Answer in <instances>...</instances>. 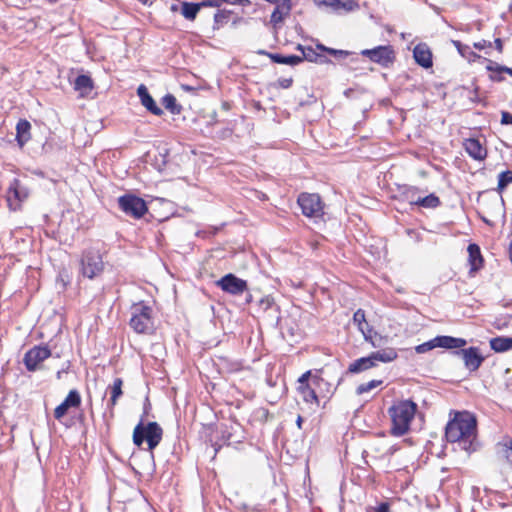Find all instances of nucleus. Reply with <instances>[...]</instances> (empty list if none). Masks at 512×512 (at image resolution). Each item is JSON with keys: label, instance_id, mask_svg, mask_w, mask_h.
<instances>
[{"label": "nucleus", "instance_id": "obj_1", "mask_svg": "<svg viewBox=\"0 0 512 512\" xmlns=\"http://www.w3.org/2000/svg\"><path fill=\"white\" fill-rule=\"evenodd\" d=\"M445 437L450 443H457L458 447L468 454L477 450V420L468 412H455L445 428Z\"/></svg>", "mask_w": 512, "mask_h": 512}, {"label": "nucleus", "instance_id": "obj_2", "mask_svg": "<svg viewBox=\"0 0 512 512\" xmlns=\"http://www.w3.org/2000/svg\"><path fill=\"white\" fill-rule=\"evenodd\" d=\"M416 411L417 404L410 399L401 400L393 404L388 409L392 422L390 433L397 437L405 435L410 429V424Z\"/></svg>", "mask_w": 512, "mask_h": 512}, {"label": "nucleus", "instance_id": "obj_3", "mask_svg": "<svg viewBox=\"0 0 512 512\" xmlns=\"http://www.w3.org/2000/svg\"><path fill=\"white\" fill-rule=\"evenodd\" d=\"M129 325L137 334H152L155 330L152 307L143 301L134 303Z\"/></svg>", "mask_w": 512, "mask_h": 512}, {"label": "nucleus", "instance_id": "obj_4", "mask_svg": "<svg viewBox=\"0 0 512 512\" xmlns=\"http://www.w3.org/2000/svg\"><path fill=\"white\" fill-rule=\"evenodd\" d=\"M163 436V429L157 422L143 423L140 422L135 426L133 431V443L140 447L143 442L148 445V450L152 452L161 442Z\"/></svg>", "mask_w": 512, "mask_h": 512}, {"label": "nucleus", "instance_id": "obj_5", "mask_svg": "<svg viewBox=\"0 0 512 512\" xmlns=\"http://www.w3.org/2000/svg\"><path fill=\"white\" fill-rule=\"evenodd\" d=\"M104 270L103 257L98 249L89 247L83 250L80 258V273L83 277L94 279Z\"/></svg>", "mask_w": 512, "mask_h": 512}, {"label": "nucleus", "instance_id": "obj_6", "mask_svg": "<svg viewBox=\"0 0 512 512\" xmlns=\"http://www.w3.org/2000/svg\"><path fill=\"white\" fill-rule=\"evenodd\" d=\"M466 344L467 341L464 338L453 337L448 335H438L427 342L417 345L415 347V351L418 354H423L434 348L452 350L465 347Z\"/></svg>", "mask_w": 512, "mask_h": 512}, {"label": "nucleus", "instance_id": "obj_7", "mask_svg": "<svg viewBox=\"0 0 512 512\" xmlns=\"http://www.w3.org/2000/svg\"><path fill=\"white\" fill-rule=\"evenodd\" d=\"M297 203L301 208L302 214L309 218H322L324 215V205L321 197L317 193H300Z\"/></svg>", "mask_w": 512, "mask_h": 512}, {"label": "nucleus", "instance_id": "obj_8", "mask_svg": "<svg viewBox=\"0 0 512 512\" xmlns=\"http://www.w3.org/2000/svg\"><path fill=\"white\" fill-rule=\"evenodd\" d=\"M120 209L128 216L140 219L148 212L147 203L133 194H125L118 198Z\"/></svg>", "mask_w": 512, "mask_h": 512}, {"label": "nucleus", "instance_id": "obj_9", "mask_svg": "<svg viewBox=\"0 0 512 512\" xmlns=\"http://www.w3.org/2000/svg\"><path fill=\"white\" fill-rule=\"evenodd\" d=\"M360 54L382 67H388L395 61V51L391 45H379L372 49H364Z\"/></svg>", "mask_w": 512, "mask_h": 512}, {"label": "nucleus", "instance_id": "obj_10", "mask_svg": "<svg viewBox=\"0 0 512 512\" xmlns=\"http://www.w3.org/2000/svg\"><path fill=\"white\" fill-rule=\"evenodd\" d=\"M452 350V355L461 357L465 368L470 372L477 371L485 360L480 349L475 346H471L469 348L461 347Z\"/></svg>", "mask_w": 512, "mask_h": 512}, {"label": "nucleus", "instance_id": "obj_11", "mask_svg": "<svg viewBox=\"0 0 512 512\" xmlns=\"http://www.w3.org/2000/svg\"><path fill=\"white\" fill-rule=\"evenodd\" d=\"M51 356V350L48 346L36 345L29 349L23 357V363L29 372L40 369L44 360Z\"/></svg>", "mask_w": 512, "mask_h": 512}, {"label": "nucleus", "instance_id": "obj_12", "mask_svg": "<svg viewBox=\"0 0 512 512\" xmlns=\"http://www.w3.org/2000/svg\"><path fill=\"white\" fill-rule=\"evenodd\" d=\"M29 189L17 178H14L7 190V202L11 210L21 208V203L29 197Z\"/></svg>", "mask_w": 512, "mask_h": 512}, {"label": "nucleus", "instance_id": "obj_13", "mask_svg": "<svg viewBox=\"0 0 512 512\" xmlns=\"http://www.w3.org/2000/svg\"><path fill=\"white\" fill-rule=\"evenodd\" d=\"M216 285L224 292L232 295H241L248 290L247 281L238 278L232 273H228L216 281Z\"/></svg>", "mask_w": 512, "mask_h": 512}, {"label": "nucleus", "instance_id": "obj_14", "mask_svg": "<svg viewBox=\"0 0 512 512\" xmlns=\"http://www.w3.org/2000/svg\"><path fill=\"white\" fill-rule=\"evenodd\" d=\"M321 382H324V379L315 374L311 379V384L297 386V391L304 402L315 405L316 407L319 406V398L314 387L320 386Z\"/></svg>", "mask_w": 512, "mask_h": 512}, {"label": "nucleus", "instance_id": "obj_15", "mask_svg": "<svg viewBox=\"0 0 512 512\" xmlns=\"http://www.w3.org/2000/svg\"><path fill=\"white\" fill-rule=\"evenodd\" d=\"M81 405V396L78 390L72 389L64 401L58 405L54 410V417L57 420L63 418L70 408H78Z\"/></svg>", "mask_w": 512, "mask_h": 512}, {"label": "nucleus", "instance_id": "obj_16", "mask_svg": "<svg viewBox=\"0 0 512 512\" xmlns=\"http://www.w3.org/2000/svg\"><path fill=\"white\" fill-rule=\"evenodd\" d=\"M432 57V52L426 43H419L413 49L415 62L424 69H429L433 66Z\"/></svg>", "mask_w": 512, "mask_h": 512}, {"label": "nucleus", "instance_id": "obj_17", "mask_svg": "<svg viewBox=\"0 0 512 512\" xmlns=\"http://www.w3.org/2000/svg\"><path fill=\"white\" fill-rule=\"evenodd\" d=\"M137 94L140 98L141 104L153 115L161 116L163 110L156 104L153 97L150 95L147 87L141 84L137 89Z\"/></svg>", "mask_w": 512, "mask_h": 512}, {"label": "nucleus", "instance_id": "obj_18", "mask_svg": "<svg viewBox=\"0 0 512 512\" xmlns=\"http://www.w3.org/2000/svg\"><path fill=\"white\" fill-rule=\"evenodd\" d=\"M464 148L467 154L474 160L482 161L487 157L486 148H484L476 138L466 139L464 142Z\"/></svg>", "mask_w": 512, "mask_h": 512}, {"label": "nucleus", "instance_id": "obj_19", "mask_svg": "<svg viewBox=\"0 0 512 512\" xmlns=\"http://www.w3.org/2000/svg\"><path fill=\"white\" fill-rule=\"evenodd\" d=\"M467 250L469 256L468 260L470 264V273L477 272L482 268L484 262L480 247L475 243H471L468 245Z\"/></svg>", "mask_w": 512, "mask_h": 512}, {"label": "nucleus", "instance_id": "obj_20", "mask_svg": "<svg viewBox=\"0 0 512 512\" xmlns=\"http://www.w3.org/2000/svg\"><path fill=\"white\" fill-rule=\"evenodd\" d=\"M31 139V124L26 119H20L16 124V141L20 148Z\"/></svg>", "mask_w": 512, "mask_h": 512}, {"label": "nucleus", "instance_id": "obj_21", "mask_svg": "<svg viewBox=\"0 0 512 512\" xmlns=\"http://www.w3.org/2000/svg\"><path fill=\"white\" fill-rule=\"evenodd\" d=\"M291 10L290 0L282 1L281 3L276 4L271 17L270 22L273 25H277L281 23L285 16L289 15Z\"/></svg>", "mask_w": 512, "mask_h": 512}, {"label": "nucleus", "instance_id": "obj_22", "mask_svg": "<svg viewBox=\"0 0 512 512\" xmlns=\"http://www.w3.org/2000/svg\"><path fill=\"white\" fill-rule=\"evenodd\" d=\"M319 5L330 6L336 11L344 10L346 12L352 11L357 4L353 0H314Z\"/></svg>", "mask_w": 512, "mask_h": 512}, {"label": "nucleus", "instance_id": "obj_23", "mask_svg": "<svg viewBox=\"0 0 512 512\" xmlns=\"http://www.w3.org/2000/svg\"><path fill=\"white\" fill-rule=\"evenodd\" d=\"M490 348L496 353H504L512 349V337L497 336L489 341Z\"/></svg>", "mask_w": 512, "mask_h": 512}, {"label": "nucleus", "instance_id": "obj_24", "mask_svg": "<svg viewBox=\"0 0 512 512\" xmlns=\"http://www.w3.org/2000/svg\"><path fill=\"white\" fill-rule=\"evenodd\" d=\"M370 355L373 362H375V366H377L378 362L389 363L398 357L397 351L391 347L372 352Z\"/></svg>", "mask_w": 512, "mask_h": 512}, {"label": "nucleus", "instance_id": "obj_25", "mask_svg": "<svg viewBox=\"0 0 512 512\" xmlns=\"http://www.w3.org/2000/svg\"><path fill=\"white\" fill-rule=\"evenodd\" d=\"M372 367H375V362H373L371 355H369L353 361L348 367V372L356 374L366 371Z\"/></svg>", "mask_w": 512, "mask_h": 512}, {"label": "nucleus", "instance_id": "obj_26", "mask_svg": "<svg viewBox=\"0 0 512 512\" xmlns=\"http://www.w3.org/2000/svg\"><path fill=\"white\" fill-rule=\"evenodd\" d=\"M420 195V190L414 186L404 185L400 187L399 199L411 205H416L417 197Z\"/></svg>", "mask_w": 512, "mask_h": 512}, {"label": "nucleus", "instance_id": "obj_27", "mask_svg": "<svg viewBox=\"0 0 512 512\" xmlns=\"http://www.w3.org/2000/svg\"><path fill=\"white\" fill-rule=\"evenodd\" d=\"M483 61H485L487 63L486 65V70L488 72H490L489 74V79L492 81V82H502L505 80V77L503 76V74L505 73L504 71H498V69H495L497 67H504V65H500L499 63L491 60V59H488V58H483Z\"/></svg>", "mask_w": 512, "mask_h": 512}, {"label": "nucleus", "instance_id": "obj_28", "mask_svg": "<svg viewBox=\"0 0 512 512\" xmlns=\"http://www.w3.org/2000/svg\"><path fill=\"white\" fill-rule=\"evenodd\" d=\"M202 5L199 3H193V2H182L181 4V14L184 18L187 20L193 21L195 20L197 14L201 10Z\"/></svg>", "mask_w": 512, "mask_h": 512}, {"label": "nucleus", "instance_id": "obj_29", "mask_svg": "<svg viewBox=\"0 0 512 512\" xmlns=\"http://www.w3.org/2000/svg\"><path fill=\"white\" fill-rule=\"evenodd\" d=\"M269 58L277 64H285L290 66H296L303 62V58L298 55H282L279 53H275L274 55H269Z\"/></svg>", "mask_w": 512, "mask_h": 512}, {"label": "nucleus", "instance_id": "obj_30", "mask_svg": "<svg viewBox=\"0 0 512 512\" xmlns=\"http://www.w3.org/2000/svg\"><path fill=\"white\" fill-rule=\"evenodd\" d=\"M123 380L121 378H115L112 385L109 386L111 397L109 399V406L111 409L117 404L118 399L123 395L122 391Z\"/></svg>", "mask_w": 512, "mask_h": 512}, {"label": "nucleus", "instance_id": "obj_31", "mask_svg": "<svg viewBox=\"0 0 512 512\" xmlns=\"http://www.w3.org/2000/svg\"><path fill=\"white\" fill-rule=\"evenodd\" d=\"M452 43L455 46V48L457 49V51L459 52V54L462 57L468 59L469 61H475L476 59H483L484 58L481 55L473 52L471 50L470 46H468L466 44H463V43H461L458 40H453Z\"/></svg>", "mask_w": 512, "mask_h": 512}, {"label": "nucleus", "instance_id": "obj_32", "mask_svg": "<svg viewBox=\"0 0 512 512\" xmlns=\"http://www.w3.org/2000/svg\"><path fill=\"white\" fill-rule=\"evenodd\" d=\"M366 342H369L374 348H380L384 343V338L378 334L371 326L362 332Z\"/></svg>", "mask_w": 512, "mask_h": 512}, {"label": "nucleus", "instance_id": "obj_33", "mask_svg": "<svg viewBox=\"0 0 512 512\" xmlns=\"http://www.w3.org/2000/svg\"><path fill=\"white\" fill-rule=\"evenodd\" d=\"M498 453L512 465V438H505L497 444Z\"/></svg>", "mask_w": 512, "mask_h": 512}, {"label": "nucleus", "instance_id": "obj_34", "mask_svg": "<svg viewBox=\"0 0 512 512\" xmlns=\"http://www.w3.org/2000/svg\"><path fill=\"white\" fill-rule=\"evenodd\" d=\"M417 206H421L424 208H437L441 205V201L438 196L431 193L425 197H421L420 195L417 197Z\"/></svg>", "mask_w": 512, "mask_h": 512}, {"label": "nucleus", "instance_id": "obj_35", "mask_svg": "<svg viewBox=\"0 0 512 512\" xmlns=\"http://www.w3.org/2000/svg\"><path fill=\"white\" fill-rule=\"evenodd\" d=\"M162 105L172 114H180L182 111V106L177 103L175 96L172 94L163 96Z\"/></svg>", "mask_w": 512, "mask_h": 512}, {"label": "nucleus", "instance_id": "obj_36", "mask_svg": "<svg viewBox=\"0 0 512 512\" xmlns=\"http://www.w3.org/2000/svg\"><path fill=\"white\" fill-rule=\"evenodd\" d=\"M231 14H232V11H230V10H226V9L218 10L214 14L213 30H219L221 27H223L225 24H227Z\"/></svg>", "mask_w": 512, "mask_h": 512}, {"label": "nucleus", "instance_id": "obj_37", "mask_svg": "<svg viewBox=\"0 0 512 512\" xmlns=\"http://www.w3.org/2000/svg\"><path fill=\"white\" fill-rule=\"evenodd\" d=\"M74 85L76 90L86 92L92 90L93 81L90 76L82 74L76 77Z\"/></svg>", "mask_w": 512, "mask_h": 512}, {"label": "nucleus", "instance_id": "obj_38", "mask_svg": "<svg viewBox=\"0 0 512 512\" xmlns=\"http://www.w3.org/2000/svg\"><path fill=\"white\" fill-rule=\"evenodd\" d=\"M297 50L301 51L302 52V58H303V61L304 60H307L309 62H316L317 59H318V55L319 53H317V51L312 48V47H305L301 44H298L297 45Z\"/></svg>", "mask_w": 512, "mask_h": 512}, {"label": "nucleus", "instance_id": "obj_39", "mask_svg": "<svg viewBox=\"0 0 512 512\" xmlns=\"http://www.w3.org/2000/svg\"><path fill=\"white\" fill-rule=\"evenodd\" d=\"M512 183V171L511 170H506V171H503L501 172L499 175H498V186H497V191L499 193H502L503 190L510 184Z\"/></svg>", "mask_w": 512, "mask_h": 512}, {"label": "nucleus", "instance_id": "obj_40", "mask_svg": "<svg viewBox=\"0 0 512 512\" xmlns=\"http://www.w3.org/2000/svg\"><path fill=\"white\" fill-rule=\"evenodd\" d=\"M327 53L334 56L336 59H346L347 57H351L352 62L358 60V55L356 53L347 50L329 48Z\"/></svg>", "mask_w": 512, "mask_h": 512}, {"label": "nucleus", "instance_id": "obj_41", "mask_svg": "<svg viewBox=\"0 0 512 512\" xmlns=\"http://www.w3.org/2000/svg\"><path fill=\"white\" fill-rule=\"evenodd\" d=\"M353 322L357 325L361 332H364L365 329L370 327V325L366 322L365 311L363 309H358L354 313Z\"/></svg>", "mask_w": 512, "mask_h": 512}, {"label": "nucleus", "instance_id": "obj_42", "mask_svg": "<svg viewBox=\"0 0 512 512\" xmlns=\"http://www.w3.org/2000/svg\"><path fill=\"white\" fill-rule=\"evenodd\" d=\"M381 384H382V380H371L367 383H362L357 387L356 393L358 395H362L364 393L371 391L372 389L376 388L377 386H379Z\"/></svg>", "mask_w": 512, "mask_h": 512}, {"label": "nucleus", "instance_id": "obj_43", "mask_svg": "<svg viewBox=\"0 0 512 512\" xmlns=\"http://www.w3.org/2000/svg\"><path fill=\"white\" fill-rule=\"evenodd\" d=\"M293 84V78H279L275 83H273L274 88L288 89Z\"/></svg>", "mask_w": 512, "mask_h": 512}, {"label": "nucleus", "instance_id": "obj_44", "mask_svg": "<svg viewBox=\"0 0 512 512\" xmlns=\"http://www.w3.org/2000/svg\"><path fill=\"white\" fill-rule=\"evenodd\" d=\"M312 377H314V375H312L311 371L310 370L306 371L299 377L298 386H303L305 384H311Z\"/></svg>", "mask_w": 512, "mask_h": 512}, {"label": "nucleus", "instance_id": "obj_45", "mask_svg": "<svg viewBox=\"0 0 512 512\" xmlns=\"http://www.w3.org/2000/svg\"><path fill=\"white\" fill-rule=\"evenodd\" d=\"M501 124L512 125V114L508 111L501 112Z\"/></svg>", "mask_w": 512, "mask_h": 512}, {"label": "nucleus", "instance_id": "obj_46", "mask_svg": "<svg viewBox=\"0 0 512 512\" xmlns=\"http://www.w3.org/2000/svg\"><path fill=\"white\" fill-rule=\"evenodd\" d=\"M474 48L478 49V50H482V49H485V48H491L492 47V43L490 41H487V40H481L479 42H475L473 44Z\"/></svg>", "mask_w": 512, "mask_h": 512}, {"label": "nucleus", "instance_id": "obj_47", "mask_svg": "<svg viewBox=\"0 0 512 512\" xmlns=\"http://www.w3.org/2000/svg\"><path fill=\"white\" fill-rule=\"evenodd\" d=\"M202 7H219L221 5V0H203L200 2Z\"/></svg>", "mask_w": 512, "mask_h": 512}, {"label": "nucleus", "instance_id": "obj_48", "mask_svg": "<svg viewBox=\"0 0 512 512\" xmlns=\"http://www.w3.org/2000/svg\"><path fill=\"white\" fill-rule=\"evenodd\" d=\"M374 512H391L390 504L388 502H381L377 507L374 508Z\"/></svg>", "mask_w": 512, "mask_h": 512}, {"label": "nucleus", "instance_id": "obj_49", "mask_svg": "<svg viewBox=\"0 0 512 512\" xmlns=\"http://www.w3.org/2000/svg\"><path fill=\"white\" fill-rule=\"evenodd\" d=\"M222 2L231 4V5H242V6H246L250 3L249 0H221V3Z\"/></svg>", "mask_w": 512, "mask_h": 512}, {"label": "nucleus", "instance_id": "obj_50", "mask_svg": "<svg viewBox=\"0 0 512 512\" xmlns=\"http://www.w3.org/2000/svg\"><path fill=\"white\" fill-rule=\"evenodd\" d=\"M315 63L328 64V63H331V60L329 58H327L325 55L319 54L318 59Z\"/></svg>", "mask_w": 512, "mask_h": 512}, {"label": "nucleus", "instance_id": "obj_51", "mask_svg": "<svg viewBox=\"0 0 512 512\" xmlns=\"http://www.w3.org/2000/svg\"><path fill=\"white\" fill-rule=\"evenodd\" d=\"M494 44H495V48L497 49V51L499 53H502V51H503V42H502V40L500 38H496L494 40Z\"/></svg>", "mask_w": 512, "mask_h": 512}, {"label": "nucleus", "instance_id": "obj_52", "mask_svg": "<svg viewBox=\"0 0 512 512\" xmlns=\"http://www.w3.org/2000/svg\"><path fill=\"white\" fill-rule=\"evenodd\" d=\"M495 69H498V71H504L506 74L510 75L512 77V68L504 66V67H497L495 66Z\"/></svg>", "mask_w": 512, "mask_h": 512}, {"label": "nucleus", "instance_id": "obj_53", "mask_svg": "<svg viewBox=\"0 0 512 512\" xmlns=\"http://www.w3.org/2000/svg\"><path fill=\"white\" fill-rule=\"evenodd\" d=\"M329 48H330V47H327V46H325V45H323V44H320V43H318V44L316 45V49H317V50H320V51H323V52H326V53H327V50H329Z\"/></svg>", "mask_w": 512, "mask_h": 512}, {"label": "nucleus", "instance_id": "obj_54", "mask_svg": "<svg viewBox=\"0 0 512 512\" xmlns=\"http://www.w3.org/2000/svg\"><path fill=\"white\" fill-rule=\"evenodd\" d=\"M257 54L269 57V55H274L275 53H270V52H268L266 50L260 49V50L257 51Z\"/></svg>", "mask_w": 512, "mask_h": 512}, {"label": "nucleus", "instance_id": "obj_55", "mask_svg": "<svg viewBox=\"0 0 512 512\" xmlns=\"http://www.w3.org/2000/svg\"><path fill=\"white\" fill-rule=\"evenodd\" d=\"M302 423H303V418H302V416L298 415L297 420H296V424H297L299 429L302 428Z\"/></svg>", "mask_w": 512, "mask_h": 512}, {"label": "nucleus", "instance_id": "obj_56", "mask_svg": "<svg viewBox=\"0 0 512 512\" xmlns=\"http://www.w3.org/2000/svg\"><path fill=\"white\" fill-rule=\"evenodd\" d=\"M63 372H66V370L63 369V370H60V371L57 372V375H56L57 379H61V376H62Z\"/></svg>", "mask_w": 512, "mask_h": 512}, {"label": "nucleus", "instance_id": "obj_57", "mask_svg": "<svg viewBox=\"0 0 512 512\" xmlns=\"http://www.w3.org/2000/svg\"><path fill=\"white\" fill-rule=\"evenodd\" d=\"M478 91H479V87H478V86H476V87L474 88V94H475V96H477V95H478Z\"/></svg>", "mask_w": 512, "mask_h": 512}]
</instances>
